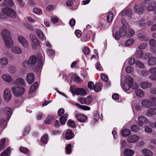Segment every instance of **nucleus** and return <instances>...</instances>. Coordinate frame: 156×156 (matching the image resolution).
Returning a JSON list of instances; mask_svg holds the SVG:
<instances>
[{"label": "nucleus", "instance_id": "obj_38", "mask_svg": "<svg viewBox=\"0 0 156 156\" xmlns=\"http://www.w3.org/2000/svg\"><path fill=\"white\" fill-rule=\"evenodd\" d=\"M8 60L7 58L2 57L0 59V64L3 66H5L8 63Z\"/></svg>", "mask_w": 156, "mask_h": 156}, {"label": "nucleus", "instance_id": "obj_23", "mask_svg": "<svg viewBox=\"0 0 156 156\" xmlns=\"http://www.w3.org/2000/svg\"><path fill=\"white\" fill-rule=\"evenodd\" d=\"M14 84L17 86H21L25 84L24 80L22 78H19L16 79L14 82Z\"/></svg>", "mask_w": 156, "mask_h": 156}, {"label": "nucleus", "instance_id": "obj_61", "mask_svg": "<svg viewBox=\"0 0 156 156\" xmlns=\"http://www.w3.org/2000/svg\"><path fill=\"white\" fill-rule=\"evenodd\" d=\"M51 20L53 23H55L58 22V19L57 16H54L52 17Z\"/></svg>", "mask_w": 156, "mask_h": 156}, {"label": "nucleus", "instance_id": "obj_60", "mask_svg": "<svg viewBox=\"0 0 156 156\" xmlns=\"http://www.w3.org/2000/svg\"><path fill=\"white\" fill-rule=\"evenodd\" d=\"M33 12L35 14H39L41 12V10L37 8H35L33 9Z\"/></svg>", "mask_w": 156, "mask_h": 156}, {"label": "nucleus", "instance_id": "obj_24", "mask_svg": "<svg viewBox=\"0 0 156 156\" xmlns=\"http://www.w3.org/2000/svg\"><path fill=\"white\" fill-rule=\"evenodd\" d=\"M76 117L77 120L80 122H84L87 119V117L83 114L77 115Z\"/></svg>", "mask_w": 156, "mask_h": 156}, {"label": "nucleus", "instance_id": "obj_59", "mask_svg": "<svg viewBox=\"0 0 156 156\" xmlns=\"http://www.w3.org/2000/svg\"><path fill=\"white\" fill-rule=\"evenodd\" d=\"M67 124L73 127L74 128L75 127V125L74 121L70 119H69L67 121Z\"/></svg>", "mask_w": 156, "mask_h": 156}, {"label": "nucleus", "instance_id": "obj_7", "mask_svg": "<svg viewBox=\"0 0 156 156\" xmlns=\"http://www.w3.org/2000/svg\"><path fill=\"white\" fill-rule=\"evenodd\" d=\"M5 47L7 48H9L13 45L14 42L11 37L3 39Z\"/></svg>", "mask_w": 156, "mask_h": 156}, {"label": "nucleus", "instance_id": "obj_4", "mask_svg": "<svg viewBox=\"0 0 156 156\" xmlns=\"http://www.w3.org/2000/svg\"><path fill=\"white\" fill-rule=\"evenodd\" d=\"M11 89L14 95L16 97L20 96L25 91L24 88L21 87H12Z\"/></svg>", "mask_w": 156, "mask_h": 156}, {"label": "nucleus", "instance_id": "obj_34", "mask_svg": "<svg viewBox=\"0 0 156 156\" xmlns=\"http://www.w3.org/2000/svg\"><path fill=\"white\" fill-rule=\"evenodd\" d=\"M141 152L144 155V156H152L153 154L152 152L147 149H142L141 151Z\"/></svg>", "mask_w": 156, "mask_h": 156}, {"label": "nucleus", "instance_id": "obj_8", "mask_svg": "<svg viewBox=\"0 0 156 156\" xmlns=\"http://www.w3.org/2000/svg\"><path fill=\"white\" fill-rule=\"evenodd\" d=\"M19 42L21 44L22 46L24 48H27L28 47L29 42L26 38L23 36H19L18 37Z\"/></svg>", "mask_w": 156, "mask_h": 156}, {"label": "nucleus", "instance_id": "obj_18", "mask_svg": "<svg viewBox=\"0 0 156 156\" xmlns=\"http://www.w3.org/2000/svg\"><path fill=\"white\" fill-rule=\"evenodd\" d=\"M30 38L32 42L37 46H39L40 43L36 36L33 34H30Z\"/></svg>", "mask_w": 156, "mask_h": 156}, {"label": "nucleus", "instance_id": "obj_30", "mask_svg": "<svg viewBox=\"0 0 156 156\" xmlns=\"http://www.w3.org/2000/svg\"><path fill=\"white\" fill-rule=\"evenodd\" d=\"M134 10L136 13L139 15L141 14L143 12V9L142 7L139 5H135L134 7Z\"/></svg>", "mask_w": 156, "mask_h": 156}, {"label": "nucleus", "instance_id": "obj_1", "mask_svg": "<svg viewBox=\"0 0 156 156\" xmlns=\"http://www.w3.org/2000/svg\"><path fill=\"white\" fill-rule=\"evenodd\" d=\"M70 90L73 94V95L75 94L77 95L84 96L87 94L86 91L84 89L75 87L73 86H71L70 87Z\"/></svg>", "mask_w": 156, "mask_h": 156}, {"label": "nucleus", "instance_id": "obj_49", "mask_svg": "<svg viewBox=\"0 0 156 156\" xmlns=\"http://www.w3.org/2000/svg\"><path fill=\"white\" fill-rule=\"evenodd\" d=\"M134 42V41L132 39H130L127 41L125 43L126 46H129L132 45Z\"/></svg>", "mask_w": 156, "mask_h": 156}, {"label": "nucleus", "instance_id": "obj_33", "mask_svg": "<svg viewBox=\"0 0 156 156\" xmlns=\"http://www.w3.org/2000/svg\"><path fill=\"white\" fill-rule=\"evenodd\" d=\"M67 115L66 113L63 116H61L59 118L60 123L62 125H64L67 119Z\"/></svg>", "mask_w": 156, "mask_h": 156}, {"label": "nucleus", "instance_id": "obj_47", "mask_svg": "<svg viewBox=\"0 0 156 156\" xmlns=\"http://www.w3.org/2000/svg\"><path fill=\"white\" fill-rule=\"evenodd\" d=\"M54 118V116L52 115H48L46 118L45 122L48 124H50V121L51 119Z\"/></svg>", "mask_w": 156, "mask_h": 156}, {"label": "nucleus", "instance_id": "obj_37", "mask_svg": "<svg viewBox=\"0 0 156 156\" xmlns=\"http://www.w3.org/2000/svg\"><path fill=\"white\" fill-rule=\"evenodd\" d=\"M135 94L137 97L140 98H143L144 96V93L141 89L136 90L135 91Z\"/></svg>", "mask_w": 156, "mask_h": 156}, {"label": "nucleus", "instance_id": "obj_10", "mask_svg": "<svg viewBox=\"0 0 156 156\" xmlns=\"http://www.w3.org/2000/svg\"><path fill=\"white\" fill-rule=\"evenodd\" d=\"M92 33L91 31H85V34L82 38V41L84 42L88 41L92 37Z\"/></svg>", "mask_w": 156, "mask_h": 156}, {"label": "nucleus", "instance_id": "obj_39", "mask_svg": "<svg viewBox=\"0 0 156 156\" xmlns=\"http://www.w3.org/2000/svg\"><path fill=\"white\" fill-rule=\"evenodd\" d=\"M11 151L9 147L6 150L3 151L1 154V156H6L10 155Z\"/></svg>", "mask_w": 156, "mask_h": 156}, {"label": "nucleus", "instance_id": "obj_62", "mask_svg": "<svg viewBox=\"0 0 156 156\" xmlns=\"http://www.w3.org/2000/svg\"><path fill=\"white\" fill-rule=\"evenodd\" d=\"M149 71L151 74H156V67H152L149 69Z\"/></svg>", "mask_w": 156, "mask_h": 156}, {"label": "nucleus", "instance_id": "obj_50", "mask_svg": "<svg viewBox=\"0 0 156 156\" xmlns=\"http://www.w3.org/2000/svg\"><path fill=\"white\" fill-rule=\"evenodd\" d=\"M30 65V62H29V61L27 60H25L22 63V65L25 68H27Z\"/></svg>", "mask_w": 156, "mask_h": 156}, {"label": "nucleus", "instance_id": "obj_16", "mask_svg": "<svg viewBox=\"0 0 156 156\" xmlns=\"http://www.w3.org/2000/svg\"><path fill=\"white\" fill-rule=\"evenodd\" d=\"M92 98H79L78 100L82 104H86L88 105L91 103Z\"/></svg>", "mask_w": 156, "mask_h": 156}, {"label": "nucleus", "instance_id": "obj_21", "mask_svg": "<svg viewBox=\"0 0 156 156\" xmlns=\"http://www.w3.org/2000/svg\"><path fill=\"white\" fill-rule=\"evenodd\" d=\"M139 140V137L136 135L131 136L128 138L127 140L129 143H134L137 142Z\"/></svg>", "mask_w": 156, "mask_h": 156}, {"label": "nucleus", "instance_id": "obj_15", "mask_svg": "<svg viewBox=\"0 0 156 156\" xmlns=\"http://www.w3.org/2000/svg\"><path fill=\"white\" fill-rule=\"evenodd\" d=\"M11 51L12 53L16 54H21L22 52V50L21 48L17 46H15L12 47Z\"/></svg>", "mask_w": 156, "mask_h": 156}, {"label": "nucleus", "instance_id": "obj_55", "mask_svg": "<svg viewBox=\"0 0 156 156\" xmlns=\"http://www.w3.org/2000/svg\"><path fill=\"white\" fill-rule=\"evenodd\" d=\"M149 72L146 70L144 69L141 72V74L142 76L144 77L148 75L149 73Z\"/></svg>", "mask_w": 156, "mask_h": 156}, {"label": "nucleus", "instance_id": "obj_43", "mask_svg": "<svg viewBox=\"0 0 156 156\" xmlns=\"http://www.w3.org/2000/svg\"><path fill=\"white\" fill-rule=\"evenodd\" d=\"M113 15L112 12H109L107 16V20L108 23L111 22L112 19Z\"/></svg>", "mask_w": 156, "mask_h": 156}, {"label": "nucleus", "instance_id": "obj_40", "mask_svg": "<svg viewBox=\"0 0 156 156\" xmlns=\"http://www.w3.org/2000/svg\"><path fill=\"white\" fill-rule=\"evenodd\" d=\"M134 34V31L132 29H129L126 34V36L128 37H130Z\"/></svg>", "mask_w": 156, "mask_h": 156}, {"label": "nucleus", "instance_id": "obj_29", "mask_svg": "<svg viewBox=\"0 0 156 156\" xmlns=\"http://www.w3.org/2000/svg\"><path fill=\"white\" fill-rule=\"evenodd\" d=\"M102 86V84L101 83H98L94 86L93 89L96 92H98L101 91Z\"/></svg>", "mask_w": 156, "mask_h": 156}, {"label": "nucleus", "instance_id": "obj_56", "mask_svg": "<svg viewBox=\"0 0 156 156\" xmlns=\"http://www.w3.org/2000/svg\"><path fill=\"white\" fill-rule=\"evenodd\" d=\"M136 66L139 68H143L144 67V65L143 63L137 61L135 62Z\"/></svg>", "mask_w": 156, "mask_h": 156}, {"label": "nucleus", "instance_id": "obj_44", "mask_svg": "<svg viewBox=\"0 0 156 156\" xmlns=\"http://www.w3.org/2000/svg\"><path fill=\"white\" fill-rule=\"evenodd\" d=\"M8 71L11 74H13L16 72V68L13 66H10L8 69Z\"/></svg>", "mask_w": 156, "mask_h": 156}, {"label": "nucleus", "instance_id": "obj_51", "mask_svg": "<svg viewBox=\"0 0 156 156\" xmlns=\"http://www.w3.org/2000/svg\"><path fill=\"white\" fill-rule=\"evenodd\" d=\"M48 136L47 134L44 135L41 138V140L44 144H46L48 140Z\"/></svg>", "mask_w": 156, "mask_h": 156}, {"label": "nucleus", "instance_id": "obj_17", "mask_svg": "<svg viewBox=\"0 0 156 156\" xmlns=\"http://www.w3.org/2000/svg\"><path fill=\"white\" fill-rule=\"evenodd\" d=\"M151 48L154 52L156 51V41L154 39H151L149 41Z\"/></svg>", "mask_w": 156, "mask_h": 156}, {"label": "nucleus", "instance_id": "obj_11", "mask_svg": "<svg viewBox=\"0 0 156 156\" xmlns=\"http://www.w3.org/2000/svg\"><path fill=\"white\" fill-rule=\"evenodd\" d=\"M34 74L32 73H29L27 74L25 79L28 83L30 84L34 82Z\"/></svg>", "mask_w": 156, "mask_h": 156}, {"label": "nucleus", "instance_id": "obj_53", "mask_svg": "<svg viewBox=\"0 0 156 156\" xmlns=\"http://www.w3.org/2000/svg\"><path fill=\"white\" fill-rule=\"evenodd\" d=\"M126 81L129 83L130 84L132 85L133 82V80L131 77L129 75H127L126 76Z\"/></svg>", "mask_w": 156, "mask_h": 156}, {"label": "nucleus", "instance_id": "obj_19", "mask_svg": "<svg viewBox=\"0 0 156 156\" xmlns=\"http://www.w3.org/2000/svg\"><path fill=\"white\" fill-rule=\"evenodd\" d=\"M155 114H156V107L153 108L148 109L146 113V115L149 117Z\"/></svg>", "mask_w": 156, "mask_h": 156}, {"label": "nucleus", "instance_id": "obj_57", "mask_svg": "<svg viewBox=\"0 0 156 156\" xmlns=\"http://www.w3.org/2000/svg\"><path fill=\"white\" fill-rule=\"evenodd\" d=\"M47 53L49 56L53 55L55 53L54 51L51 49H48L47 50Z\"/></svg>", "mask_w": 156, "mask_h": 156}, {"label": "nucleus", "instance_id": "obj_27", "mask_svg": "<svg viewBox=\"0 0 156 156\" xmlns=\"http://www.w3.org/2000/svg\"><path fill=\"white\" fill-rule=\"evenodd\" d=\"M74 136L73 133L71 130L68 129L66 131L65 134V138L67 140L72 139Z\"/></svg>", "mask_w": 156, "mask_h": 156}, {"label": "nucleus", "instance_id": "obj_14", "mask_svg": "<svg viewBox=\"0 0 156 156\" xmlns=\"http://www.w3.org/2000/svg\"><path fill=\"white\" fill-rule=\"evenodd\" d=\"M1 34L2 36V39L11 37L10 31L5 29H3L2 30Z\"/></svg>", "mask_w": 156, "mask_h": 156}, {"label": "nucleus", "instance_id": "obj_28", "mask_svg": "<svg viewBox=\"0 0 156 156\" xmlns=\"http://www.w3.org/2000/svg\"><path fill=\"white\" fill-rule=\"evenodd\" d=\"M38 86V83L37 82H36L34 83L30 88L28 92L29 94H31L33 92L37 89Z\"/></svg>", "mask_w": 156, "mask_h": 156}, {"label": "nucleus", "instance_id": "obj_42", "mask_svg": "<svg viewBox=\"0 0 156 156\" xmlns=\"http://www.w3.org/2000/svg\"><path fill=\"white\" fill-rule=\"evenodd\" d=\"M121 133L122 136H126L129 135L130 131L129 129H125L122 131Z\"/></svg>", "mask_w": 156, "mask_h": 156}, {"label": "nucleus", "instance_id": "obj_25", "mask_svg": "<svg viewBox=\"0 0 156 156\" xmlns=\"http://www.w3.org/2000/svg\"><path fill=\"white\" fill-rule=\"evenodd\" d=\"M35 32L38 37L41 39H44L45 41H46V37L44 36V34L41 30L36 29L35 30Z\"/></svg>", "mask_w": 156, "mask_h": 156}, {"label": "nucleus", "instance_id": "obj_22", "mask_svg": "<svg viewBox=\"0 0 156 156\" xmlns=\"http://www.w3.org/2000/svg\"><path fill=\"white\" fill-rule=\"evenodd\" d=\"M140 86L142 88L145 89L151 87L152 86V84L147 82H143L140 84Z\"/></svg>", "mask_w": 156, "mask_h": 156}, {"label": "nucleus", "instance_id": "obj_5", "mask_svg": "<svg viewBox=\"0 0 156 156\" xmlns=\"http://www.w3.org/2000/svg\"><path fill=\"white\" fill-rule=\"evenodd\" d=\"M151 55V53L148 52L144 53L143 51L141 50L137 51L135 54V56L136 58H140L143 60L146 59L147 58L149 57Z\"/></svg>", "mask_w": 156, "mask_h": 156}, {"label": "nucleus", "instance_id": "obj_26", "mask_svg": "<svg viewBox=\"0 0 156 156\" xmlns=\"http://www.w3.org/2000/svg\"><path fill=\"white\" fill-rule=\"evenodd\" d=\"M147 64L149 66H154L156 64V57L153 56L149 58L147 61Z\"/></svg>", "mask_w": 156, "mask_h": 156}, {"label": "nucleus", "instance_id": "obj_13", "mask_svg": "<svg viewBox=\"0 0 156 156\" xmlns=\"http://www.w3.org/2000/svg\"><path fill=\"white\" fill-rule=\"evenodd\" d=\"M125 33V30L124 28L122 27H120L119 28V31L116 32L115 35V38L116 40L120 39L121 37V34H124Z\"/></svg>", "mask_w": 156, "mask_h": 156}, {"label": "nucleus", "instance_id": "obj_12", "mask_svg": "<svg viewBox=\"0 0 156 156\" xmlns=\"http://www.w3.org/2000/svg\"><path fill=\"white\" fill-rule=\"evenodd\" d=\"M1 78L4 81L7 83H11L12 81L11 76L7 74H4L2 75Z\"/></svg>", "mask_w": 156, "mask_h": 156}, {"label": "nucleus", "instance_id": "obj_41", "mask_svg": "<svg viewBox=\"0 0 156 156\" xmlns=\"http://www.w3.org/2000/svg\"><path fill=\"white\" fill-rule=\"evenodd\" d=\"M131 86V85L128 84L127 83H125L123 84V85L122 84L121 85V86L122 88L125 91L128 90Z\"/></svg>", "mask_w": 156, "mask_h": 156}, {"label": "nucleus", "instance_id": "obj_20", "mask_svg": "<svg viewBox=\"0 0 156 156\" xmlns=\"http://www.w3.org/2000/svg\"><path fill=\"white\" fill-rule=\"evenodd\" d=\"M138 124L140 126H142L144 123H147L148 122L147 119L143 116H139L138 118Z\"/></svg>", "mask_w": 156, "mask_h": 156}, {"label": "nucleus", "instance_id": "obj_63", "mask_svg": "<svg viewBox=\"0 0 156 156\" xmlns=\"http://www.w3.org/2000/svg\"><path fill=\"white\" fill-rule=\"evenodd\" d=\"M101 78L103 81H107L108 80V77L104 74H102L101 75Z\"/></svg>", "mask_w": 156, "mask_h": 156}, {"label": "nucleus", "instance_id": "obj_2", "mask_svg": "<svg viewBox=\"0 0 156 156\" xmlns=\"http://www.w3.org/2000/svg\"><path fill=\"white\" fill-rule=\"evenodd\" d=\"M141 104L144 107L149 108L152 106L156 105V98H151L150 100L147 99H144Z\"/></svg>", "mask_w": 156, "mask_h": 156}, {"label": "nucleus", "instance_id": "obj_31", "mask_svg": "<svg viewBox=\"0 0 156 156\" xmlns=\"http://www.w3.org/2000/svg\"><path fill=\"white\" fill-rule=\"evenodd\" d=\"M3 113L7 115L8 118H9L12 115V110L9 108H5L3 109Z\"/></svg>", "mask_w": 156, "mask_h": 156}, {"label": "nucleus", "instance_id": "obj_35", "mask_svg": "<svg viewBox=\"0 0 156 156\" xmlns=\"http://www.w3.org/2000/svg\"><path fill=\"white\" fill-rule=\"evenodd\" d=\"M134 154V151L131 149L126 148L124 150V154L125 156H132Z\"/></svg>", "mask_w": 156, "mask_h": 156}, {"label": "nucleus", "instance_id": "obj_45", "mask_svg": "<svg viewBox=\"0 0 156 156\" xmlns=\"http://www.w3.org/2000/svg\"><path fill=\"white\" fill-rule=\"evenodd\" d=\"M75 105L78 106L81 109L85 110H89L90 109V108L88 106L81 105L77 103H76Z\"/></svg>", "mask_w": 156, "mask_h": 156}, {"label": "nucleus", "instance_id": "obj_54", "mask_svg": "<svg viewBox=\"0 0 156 156\" xmlns=\"http://www.w3.org/2000/svg\"><path fill=\"white\" fill-rule=\"evenodd\" d=\"M133 70V68L130 66L127 67L126 69V72L128 73H130L132 72Z\"/></svg>", "mask_w": 156, "mask_h": 156}, {"label": "nucleus", "instance_id": "obj_32", "mask_svg": "<svg viewBox=\"0 0 156 156\" xmlns=\"http://www.w3.org/2000/svg\"><path fill=\"white\" fill-rule=\"evenodd\" d=\"M12 94L10 89L9 88L5 89L4 91V98H11Z\"/></svg>", "mask_w": 156, "mask_h": 156}, {"label": "nucleus", "instance_id": "obj_58", "mask_svg": "<svg viewBox=\"0 0 156 156\" xmlns=\"http://www.w3.org/2000/svg\"><path fill=\"white\" fill-rule=\"evenodd\" d=\"M20 149L21 152L24 154H27L28 153V150L25 147H20Z\"/></svg>", "mask_w": 156, "mask_h": 156}, {"label": "nucleus", "instance_id": "obj_3", "mask_svg": "<svg viewBox=\"0 0 156 156\" xmlns=\"http://www.w3.org/2000/svg\"><path fill=\"white\" fill-rule=\"evenodd\" d=\"M1 10L3 13L8 16L12 18H15L16 17L15 12L10 8H3Z\"/></svg>", "mask_w": 156, "mask_h": 156}, {"label": "nucleus", "instance_id": "obj_36", "mask_svg": "<svg viewBox=\"0 0 156 156\" xmlns=\"http://www.w3.org/2000/svg\"><path fill=\"white\" fill-rule=\"evenodd\" d=\"M29 61L31 65L35 64L37 61V57L34 55L31 56L29 59Z\"/></svg>", "mask_w": 156, "mask_h": 156}, {"label": "nucleus", "instance_id": "obj_52", "mask_svg": "<svg viewBox=\"0 0 156 156\" xmlns=\"http://www.w3.org/2000/svg\"><path fill=\"white\" fill-rule=\"evenodd\" d=\"M139 39L141 41H147L149 40V37L146 35H143L139 37Z\"/></svg>", "mask_w": 156, "mask_h": 156}, {"label": "nucleus", "instance_id": "obj_46", "mask_svg": "<svg viewBox=\"0 0 156 156\" xmlns=\"http://www.w3.org/2000/svg\"><path fill=\"white\" fill-rule=\"evenodd\" d=\"M5 139L4 138H3L0 140V150H2L5 148Z\"/></svg>", "mask_w": 156, "mask_h": 156}, {"label": "nucleus", "instance_id": "obj_6", "mask_svg": "<svg viewBox=\"0 0 156 156\" xmlns=\"http://www.w3.org/2000/svg\"><path fill=\"white\" fill-rule=\"evenodd\" d=\"M146 2V9L149 11H153L156 7L155 2L149 0H144Z\"/></svg>", "mask_w": 156, "mask_h": 156}, {"label": "nucleus", "instance_id": "obj_9", "mask_svg": "<svg viewBox=\"0 0 156 156\" xmlns=\"http://www.w3.org/2000/svg\"><path fill=\"white\" fill-rule=\"evenodd\" d=\"M2 5L4 8H10L14 5V3L13 0H3Z\"/></svg>", "mask_w": 156, "mask_h": 156}, {"label": "nucleus", "instance_id": "obj_64", "mask_svg": "<svg viewBox=\"0 0 156 156\" xmlns=\"http://www.w3.org/2000/svg\"><path fill=\"white\" fill-rule=\"evenodd\" d=\"M19 3L20 6L21 7H23L25 5V2L23 0H16Z\"/></svg>", "mask_w": 156, "mask_h": 156}, {"label": "nucleus", "instance_id": "obj_48", "mask_svg": "<svg viewBox=\"0 0 156 156\" xmlns=\"http://www.w3.org/2000/svg\"><path fill=\"white\" fill-rule=\"evenodd\" d=\"M71 144H68L66 149V151L67 154H69L71 153Z\"/></svg>", "mask_w": 156, "mask_h": 156}]
</instances>
